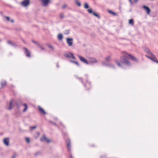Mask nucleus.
<instances>
[{
  "mask_svg": "<svg viewBox=\"0 0 158 158\" xmlns=\"http://www.w3.org/2000/svg\"><path fill=\"white\" fill-rule=\"evenodd\" d=\"M121 62L122 64H125L127 66H129L131 65V64L129 61L127 59L123 56L121 57Z\"/></svg>",
  "mask_w": 158,
  "mask_h": 158,
  "instance_id": "1",
  "label": "nucleus"
},
{
  "mask_svg": "<svg viewBox=\"0 0 158 158\" xmlns=\"http://www.w3.org/2000/svg\"><path fill=\"white\" fill-rule=\"evenodd\" d=\"M122 53L123 55H124V56L126 57H127V55L128 56L130 57L131 59L134 61H137L138 60L133 55H131L129 53H127L126 52H122Z\"/></svg>",
  "mask_w": 158,
  "mask_h": 158,
  "instance_id": "2",
  "label": "nucleus"
},
{
  "mask_svg": "<svg viewBox=\"0 0 158 158\" xmlns=\"http://www.w3.org/2000/svg\"><path fill=\"white\" fill-rule=\"evenodd\" d=\"M66 147L69 152L71 151V145L70 143V141L69 139H67L66 140Z\"/></svg>",
  "mask_w": 158,
  "mask_h": 158,
  "instance_id": "3",
  "label": "nucleus"
},
{
  "mask_svg": "<svg viewBox=\"0 0 158 158\" xmlns=\"http://www.w3.org/2000/svg\"><path fill=\"white\" fill-rule=\"evenodd\" d=\"M42 2V5L44 6H47L48 4L50 3V0H40Z\"/></svg>",
  "mask_w": 158,
  "mask_h": 158,
  "instance_id": "4",
  "label": "nucleus"
},
{
  "mask_svg": "<svg viewBox=\"0 0 158 158\" xmlns=\"http://www.w3.org/2000/svg\"><path fill=\"white\" fill-rule=\"evenodd\" d=\"M152 57H150L148 55H146L145 56L148 59L151 60L152 61L155 62L158 64V60H156V56L154 55L155 57L153 56H152Z\"/></svg>",
  "mask_w": 158,
  "mask_h": 158,
  "instance_id": "5",
  "label": "nucleus"
},
{
  "mask_svg": "<svg viewBox=\"0 0 158 158\" xmlns=\"http://www.w3.org/2000/svg\"><path fill=\"white\" fill-rule=\"evenodd\" d=\"M23 49L24 50V53L26 56L27 57H31V56L29 51L27 48L25 47L23 48Z\"/></svg>",
  "mask_w": 158,
  "mask_h": 158,
  "instance_id": "6",
  "label": "nucleus"
},
{
  "mask_svg": "<svg viewBox=\"0 0 158 158\" xmlns=\"http://www.w3.org/2000/svg\"><path fill=\"white\" fill-rule=\"evenodd\" d=\"M40 140L42 142L46 141L48 143L50 142V140L49 139H47L45 135L42 136Z\"/></svg>",
  "mask_w": 158,
  "mask_h": 158,
  "instance_id": "7",
  "label": "nucleus"
},
{
  "mask_svg": "<svg viewBox=\"0 0 158 158\" xmlns=\"http://www.w3.org/2000/svg\"><path fill=\"white\" fill-rule=\"evenodd\" d=\"M21 4L22 6L26 7L29 4V0H24Z\"/></svg>",
  "mask_w": 158,
  "mask_h": 158,
  "instance_id": "8",
  "label": "nucleus"
},
{
  "mask_svg": "<svg viewBox=\"0 0 158 158\" xmlns=\"http://www.w3.org/2000/svg\"><path fill=\"white\" fill-rule=\"evenodd\" d=\"M67 42L69 46H71L73 43V39L72 38H67L66 39Z\"/></svg>",
  "mask_w": 158,
  "mask_h": 158,
  "instance_id": "9",
  "label": "nucleus"
},
{
  "mask_svg": "<svg viewBox=\"0 0 158 158\" xmlns=\"http://www.w3.org/2000/svg\"><path fill=\"white\" fill-rule=\"evenodd\" d=\"M78 57H79L80 60L82 62L86 63L87 64H88L89 63L87 61L86 59H85L84 57H82L80 55L77 56Z\"/></svg>",
  "mask_w": 158,
  "mask_h": 158,
  "instance_id": "10",
  "label": "nucleus"
},
{
  "mask_svg": "<svg viewBox=\"0 0 158 158\" xmlns=\"http://www.w3.org/2000/svg\"><path fill=\"white\" fill-rule=\"evenodd\" d=\"M38 107L39 111L41 114L43 115H45L46 114L45 111L40 106H39Z\"/></svg>",
  "mask_w": 158,
  "mask_h": 158,
  "instance_id": "11",
  "label": "nucleus"
},
{
  "mask_svg": "<svg viewBox=\"0 0 158 158\" xmlns=\"http://www.w3.org/2000/svg\"><path fill=\"white\" fill-rule=\"evenodd\" d=\"M144 51L148 54L151 55V56H153L155 57L154 55L150 51L148 48H146Z\"/></svg>",
  "mask_w": 158,
  "mask_h": 158,
  "instance_id": "12",
  "label": "nucleus"
},
{
  "mask_svg": "<svg viewBox=\"0 0 158 158\" xmlns=\"http://www.w3.org/2000/svg\"><path fill=\"white\" fill-rule=\"evenodd\" d=\"M9 138H6L4 139L3 142L4 144L6 146L9 145Z\"/></svg>",
  "mask_w": 158,
  "mask_h": 158,
  "instance_id": "13",
  "label": "nucleus"
},
{
  "mask_svg": "<svg viewBox=\"0 0 158 158\" xmlns=\"http://www.w3.org/2000/svg\"><path fill=\"white\" fill-rule=\"evenodd\" d=\"M143 7L146 11L147 14H149L150 12L149 8L148 7L144 5L143 6Z\"/></svg>",
  "mask_w": 158,
  "mask_h": 158,
  "instance_id": "14",
  "label": "nucleus"
},
{
  "mask_svg": "<svg viewBox=\"0 0 158 158\" xmlns=\"http://www.w3.org/2000/svg\"><path fill=\"white\" fill-rule=\"evenodd\" d=\"M7 43L9 44L10 45L13 47H16L17 46L16 45L15 43L13 42L12 41L10 40L7 41Z\"/></svg>",
  "mask_w": 158,
  "mask_h": 158,
  "instance_id": "15",
  "label": "nucleus"
},
{
  "mask_svg": "<svg viewBox=\"0 0 158 158\" xmlns=\"http://www.w3.org/2000/svg\"><path fill=\"white\" fill-rule=\"evenodd\" d=\"M90 61L92 63H96L97 62L96 60L94 58H90Z\"/></svg>",
  "mask_w": 158,
  "mask_h": 158,
  "instance_id": "16",
  "label": "nucleus"
},
{
  "mask_svg": "<svg viewBox=\"0 0 158 158\" xmlns=\"http://www.w3.org/2000/svg\"><path fill=\"white\" fill-rule=\"evenodd\" d=\"M12 101L11 100L10 102V106L9 108V110H11L13 108V106L12 105Z\"/></svg>",
  "mask_w": 158,
  "mask_h": 158,
  "instance_id": "17",
  "label": "nucleus"
},
{
  "mask_svg": "<svg viewBox=\"0 0 158 158\" xmlns=\"http://www.w3.org/2000/svg\"><path fill=\"white\" fill-rule=\"evenodd\" d=\"M107 11L108 12H109L110 14H111L113 15H114L115 16V15H116V14L115 13L113 12V11L110 10H107Z\"/></svg>",
  "mask_w": 158,
  "mask_h": 158,
  "instance_id": "18",
  "label": "nucleus"
},
{
  "mask_svg": "<svg viewBox=\"0 0 158 158\" xmlns=\"http://www.w3.org/2000/svg\"><path fill=\"white\" fill-rule=\"evenodd\" d=\"M6 81H5L2 82L1 83V85L2 87H2H4L6 85Z\"/></svg>",
  "mask_w": 158,
  "mask_h": 158,
  "instance_id": "19",
  "label": "nucleus"
},
{
  "mask_svg": "<svg viewBox=\"0 0 158 158\" xmlns=\"http://www.w3.org/2000/svg\"><path fill=\"white\" fill-rule=\"evenodd\" d=\"M23 106H25V108H24L23 109V112H25L26 110H27V104L26 103H24L23 104Z\"/></svg>",
  "mask_w": 158,
  "mask_h": 158,
  "instance_id": "20",
  "label": "nucleus"
},
{
  "mask_svg": "<svg viewBox=\"0 0 158 158\" xmlns=\"http://www.w3.org/2000/svg\"><path fill=\"white\" fill-rule=\"evenodd\" d=\"M70 61L71 62L73 63L76 64L78 66H80L79 64L76 61H73V60H70Z\"/></svg>",
  "mask_w": 158,
  "mask_h": 158,
  "instance_id": "21",
  "label": "nucleus"
},
{
  "mask_svg": "<svg viewBox=\"0 0 158 158\" xmlns=\"http://www.w3.org/2000/svg\"><path fill=\"white\" fill-rule=\"evenodd\" d=\"M75 3L76 5L78 6H81V3L78 1V0H75Z\"/></svg>",
  "mask_w": 158,
  "mask_h": 158,
  "instance_id": "22",
  "label": "nucleus"
},
{
  "mask_svg": "<svg viewBox=\"0 0 158 158\" xmlns=\"http://www.w3.org/2000/svg\"><path fill=\"white\" fill-rule=\"evenodd\" d=\"M58 38L60 40H62L63 39L62 35L61 34H58Z\"/></svg>",
  "mask_w": 158,
  "mask_h": 158,
  "instance_id": "23",
  "label": "nucleus"
},
{
  "mask_svg": "<svg viewBox=\"0 0 158 158\" xmlns=\"http://www.w3.org/2000/svg\"><path fill=\"white\" fill-rule=\"evenodd\" d=\"M115 62L117 63V65L120 67H122V66L121 65V64L120 63V62L118 61L117 60H115Z\"/></svg>",
  "mask_w": 158,
  "mask_h": 158,
  "instance_id": "24",
  "label": "nucleus"
},
{
  "mask_svg": "<svg viewBox=\"0 0 158 158\" xmlns=\"http://www.w3.org/2000/svg\"><path fill=\"white\" fill-rule=\"evenodd\" d=\"M70 52L69 53H65L64 54V56L65 57L67 58H70Z\"/></svg>",
  "mask_w": 158,
  "mask_h": 158,
  "instance_id": "25",
  "label": "nucleus"
},
{
  "mask_svg": "<svg viewBox=\"0 0 158 158\" xmlns=\"http://www.w3.org/2000/svg\"><path fill=\"white\" fill-rule=\"evenodd\" d=\"M110 60V56H107L105 58V60L106 62L109 61Z\"/></svg>",
  "mask_w": 158,
  "mask_h": 158,
  "instance_id": "26",
  "label": "nucleus"
},
{
  "mask_svg": "<svg viewBox=\"0 0 158 158\" xmlns=\"http://www.w3.org/2000/svg\"><path fill=\"white\" fill-rule=\"evenodd\" d=\"M89 6L88 3L87 2H85V3L84 7L85 9H87L89 7Z\"/></svg>",
  "mask_w": 158,
  "mask_h": 158,
  "instance_id": "27",
  "label": "nucleus"
},
{
  "mask_svg": "<svg viewBox=\"0 0 158 158\" xmlns=\"http://www.w3.org/2000/svg\"><path fill=\"white\" fill-rule=\"evenodd\" d=\"M129 24H132V25H134V22L132 19H130L129 20Z\"/></svg>",
  "mask_w": 158,
  "mask_h": 158,
  "instance_id": "28",
  "label": "nucleus"
},
{
  "mask_svg": "<svg viewBox=\"0 0 158 158\" xmlns=\"http://www.w3.org/2000/svg\"><path fill=\"white\" fill-rule=\"evenodd\" d=\"M64 13H62L60 15V19H61L64 18Z\"/></svg>",
  "mask_w": 158,
  "mask_h": 158,
  "instance_id": "29",
  "label": "nucleus"
},
{
  "mask_svg": "<svg viewBox=\"0 0 158 158\" xmlns=\"http://www.w3.org/2000/svg\"><path fill=\"white\" fill-rule=\"evenodd\" d=\"M48 46L50 48H51L52 50H54V47L52 45L50 44H48Z\"/></svg>",
  "mask_w": 158,
  "mask_h": 158,
  "instance_id": "30",
  "label": "nucleus"
},
{
  "mask_svg": "<svg viewBox=\"0 0 158 158\" xmlns=\"http://www.w3.org/2000/svg\"><path fill=\"white\" fill-rule=\"evenodd\" d=\"M93 14V15L95 16H96L98 18H100V16H99L98 15L97 13H96L94 12H93V13H92Z\"/></svg>",
  "mask_w": 158,
  "mask_h": 158,
  "instance_id": "31",
  "label": "nucleus"
},
{
  "mask_svg": "<svg viewBox=\"0 0 158 158\" xmlns=\"http://www.w3.org/2000/svg\"><path fill=\"white\" fill-rule=\"evenodd\" d=\"M4 17H5L7 19V20L8 21H10V18L9 17L6 16L5 15L3 16Z\"/></svg>",
  "mask_w": 158,
  "mask_h": 158,
  "instance_id": "32",
  "label": "nucleus"
},
{
  "mask_svg": "<svg viewBox=\"0 0 158 158\" xmlns=\"http://www.w3.org/2000/svg\"><path fill=\"white\" fill-rule=\"evenodd\" d=\"M71 55H70V57H71L73 59H75V57L74 56L73 54L72 53H70Z\"/></svg>",
  "mask_w": 158,
  "mask_h": 158,
  "instance_id": "33",
  "label": "nucleus"
},
{
  "mask_svg": "<svg viewBox=\"0 0 158 158\" xmlns=\"http://www.w3.org/2000/svg\"><path fill=\"white\" fill-rule=\"evenodd\" d=\"M25 140L28 143H29L30 139H29L28 137H26Z\"/></svg>",
  "mask_w": 158,
  "mask_h": 158,
  "instance_id": "34",
  "label": "nucleus"
},
{
  "mask_svg": "<svg viewBox=\"0 0 158 158\" xmlns=\"http://www.w3.org/2000/svg\"><path fill=\"white\" fill-rule=\"evenodd\" d=\"M69 30H66L65 31V34H69Z\"/></svg>",
  "mask_w": 158,
  "mask_h": 158,
  "instance_id": "35",
  "label": "nucleus"
},
{
  "mask_svg": "<svg viewBox=\"0 0 158 158\" xmlns=\"http://www.w3.org/2000/svg\"><path fill=\"white\" fill-rule=\"evenodd\" d=\"M88 12L89 13H92L93 12L92 9H89L88 10Z\"/></svg>",
  "mask_w": 158,
  "mask_h": 158,
  "instance_id": "36",
  "label": "nucleus"
},
{
  "mask_svg": "<svg viewBox=\"0 0 158 158\" xmlns=\"http://www.w3.org/2000/svg\"><path fill=\"white\" fill-rule=\"evenodd\" d=\"M36 128V126H33V127H30V129H35Z\"/></svg>",
  "mask_w": 158,
  "mask_h": 158,
  "instance_id": "37",
  "label": "nucleus"
},
{
  "mask_svg": "<svg viewBox=\"0 0 158 158\" xmlns=\"http://www.w3.org/2000/svg\"><path fill=\"white\" fill-rule=\"evenodd\" d=\"M77 78L80 80L82 83H83V81H82V79L80 77H77Z\"/></svg>",
  "mask_w": 158,
  "mask_h": 158,
  "instance_id": "38",
  "label": "nucleus"
},
{
  "mask_svg": "<svg viewBox=\"0 0 158 158\" xmlns=\"http://www.w3.org/2000/svg\"><path fill=\"white\" fill-rule=\"evenodd\" d=\"M32 42L34 44H35L36 45L38 43V42H37V41H35L34 40H32Z\"/></svg>",
  "mask_w": 158,
  "mask_h": 158,
  "instance_id": "39",
  "label": "nucleus"
},
{
  "mask_svg": "<svg viewBox=\"0 0 158 158\" xmlns=\"http://www.w3.org/2000/svg\"><path fill=\"white\" fill-rule=\"evenodd\" d=\"M66 4H64V5L63 6H62V8H63V9H64V8L66 7Z\"/></svg>",
  "mask_w": 158,
  "mask_h": 158,
  "instance_id": "40",
  "label": "nucleus"
},
{
  "mask_svg": "<svg viewBox=\"0 0 158 158\" xmlns=\"http://www.w3.org/2000/svg\"><path fill=\"white\" fill-rule=\"evenodd\" d=\"M37 46H38V47L39 48H40V47L41 46V45L39 44V43L38 42V43L36 44Z\"/></svg>",
  "mask_w": 158,
  "mask_h": 158,
  "instance_id": "41",
  "label": "nucleus"
},
{
  "mask_svg": "<svg viewBox=\"0 0 158 158\" xmlns=\"http://www.w3.org/2000/svg\"><path fill=\"white\" fill-rule=\"evenodd\" d=\"M37 46H38V47L39 48H40V47L41 46V45L39 44V43L38 42V43L36 44Z\"/></svg>",
  "mask_w": 158,
  "mask_h": 158,
  "instance_id": "42",
  "label": "nucleus"
},
{
  "mask_svg": "<svg viewBox=\"0 0 158 158\" xmlns=\"http://www.w3.org/2000/svg\"><path fill=\"white\" fill-rule=\"evenodd\" d=\"M51 123H53V124H54L57 127V125L55 123H53V122H51Z\"/></svg>",
  "mask_w": 158,
  "mask_h": 158,
  "instance_id": "43",
  "label": "nucleus"
},
{
  "mask_svg": "<svg viewBox=\"0 0 158 158\" xmlns=\"http://www.w3.org/2000/svg\"><path fill=\"white\" fill-rule=\"evenodd\" d=\"M15 156H16V155L15 154L13 155V156L12 157V158H15Z\"/></svg>",
  "mask_w": 158,
  "mask_h": 158,
  "instance_id": "44",
  "label": "nucleus"
},
{
  "mask_svg": "<svg viewBox=\"0 0 158 158\" xmlns=\"http://www.w3.org/2000/svg\"><path fill=\"white\" fill-rule=\"evenodd\" d=\"M40 48L42 50H44V49L41 46Z\"/></svg>",
  "mask_w": 158,
  "mask_h": 158,
  "instance_id": "45",
  "label": "nucleus"
},
{
  "mask_svg": "<svg viewBox=\"0 0 158 158\" xmlns=\"http://www.w3.org/2000/svg\"><path fill=\"white\" fill-rule=\"evenodd\" d=\"M60 124L61 126H63L64 127H65L62 124V123H60Z\"/></svg>",
  "mask_w": 158,
  "mask_h": 158,
  "instance_id": "46",
  "label": "nucleus"
},
{
  "mask_svg": "<svg viewBox=\"0 0 158 158\" xmlns=\"http://www.w3.org/2000/svg\"><path fill=\"white\" fill-rule=\"evenodd\" d=\"M56 66H57V68H59V65L58 63H56Z\"/></svg>",
  "mask_w": 158,
  "mask_h": 158,
  "instance_id": "47",
  "label": "nucleus"
},
{
  "mask_svg": "<svg viewBox=\"0 0 158 158\" xmlns=\"http://www.w3.org/2000/svg\"><path fill=\"white\" fill-rule=\"evenodd\" d=\"M10 21L11 22H12V23H14V20L13 19H12V20H10Z\"/></svg>",
  "mask_w": 158,
  "mask_h": 158,
  "instance_id": "48",
  "label": "nucleus"
},
{
  "mask_svg": "<svg viewBox=\"0 0 158 158\" xmlns=\"http://www.w3.org/2000/svg\"><path fill=\"white\" fill-rule=\"evenodd\" d=\"M39 152H37V153H36L35 154V156H37V155H38V154H39Z\"/></svg>",
  "mask_w": 158,
  "mask_h": 158,
  "instance_id": "49",
  "label": "nucleus"
},
{
  "mask_svg": "<svg viewBox=\"0 0 158 158\" xmlns=\"http://www.w3.org/2000/svg\"><path fill=\"white\" fill-rule=\"evenodd\" d=\"M138 1V0H135L134 2H135L136 3Z\"/></svg>",
  "mask_w": 158,
  "mask_h": 158,
  "instance_id": "50",
  "label": "nucleus"
},
{
  "mask_svg": "<svg viewBox=\"0 0 158 158\" xmlns=\"http://www.w3.org/2000/svg\"><path fill=\"white\" fill-rule=\"evenodd\" d=\"M70 157L71 158H73V157L71 154L70 155Z\"/></svg>",
  "mask_w": 158,
  "mask_h": 158,
  "instance_id": "51",
  "label": "nucleus"
},
{
  "mask_svg": "<svg viewBox=\"0 0 158 158\" xmlns=\"http://www.w3.org/2000/svg\"><path fill=\"white\" fill-rule=\"evenodd\" d=\"M36 133H37V134H38L39 135H40V133L38 132H37Z\"/></svg>",
  "mask_w": 158,
  "mask_h": 158,
  "instance_id": "52",
  "label": "nucleus"
},
{
  "mask_svg": "<svg viewBox=\"0 0 158 158\" xmlns=\"http://www.w3.org/2000/svg\"><path fill=\"white\" fill-rule=\"evenodd\" d=\"M129 1H130V2L131 3L132 2H131V0H129Z\"/></svg>",
  "mask_w": 158,
  "mask_h": 158,
  "instance_id": "53",
  "label": "nucleus"
},
{
  "mask_svg": "<svg viewBox=\"0 0 158 158\" xmlns=\"http://www.w3.org/2000/svg\"><path fill=\"white\" fill-rule=\"evenodd\" d=\"M112 67L114 68V66L113 65H112Z\"/></svg>",
  "mask_w": 158,
  "mask_h": 158,
  "instance_id": "54",
  "label": "nucleus"
},
{
  "mask_svg": "<svg viewBox=\"0 0 158 158\" xmlns=\"http://www.w3.org/2000/svg\"><path fill=\"white\" fill-rule=\"evenodd\" d=\"M0 42H1V40H0Z\"/></svg>",
  "mask_w": 158,
  "mask_h": 158,
  "instance_id": "55",
  "label": "nucleus"
}]
</instances>
